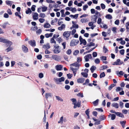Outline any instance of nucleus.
Instances as JSON below:
<instances>
[{
	"label": "nucleus",
	"instance_id": "nucleus-1",
	"mask_svg": "<svg viewBox=\"0 0 129 129\" xmlns=\"http://www.w3.org/2000/svg\"><path fill=\"white\" fill-rule=\"evenodd\" d=\"M65 80L64 78L63 77H62L60 78H55L54 79V80L55 83L57 84H60V83L63 82Z\"/></svg>",
	"mask_w": 129,
	"mask_h": 129
},
{
	"label": "nucleus",
	"instance_id": "nucleus-2",
	"mask_svg": "<svg viewBox=\"0 0 129 129\" xmlns=\"http://www.w3.org/2000/svg\"><path fill=\"white\" fill-rule=\"evenodd\" d=\"M54 49L53 50V52L55 54H58L60 52V47L55 45H54Z\"/></svg>",
	"mask_w": 129,
	"mask_h": 129
},
{
	"label": "nucleus",
	"instance_id": "nucleus-3",
	"mask_svg": "<svg viewBox=\"0 0 129 129\" xmlns=\"http://www.w3.org/2000/svg\"><path fill=\"white\" fill-rule=\"evenodd\" d=\"M71 34V31H65L63 34V36L64 38H66L67 39H69V37H70Z\"/></svg>",
	"mask_w": 129,
	"mask_h": 129
},
{
	"label": "nucleus",
	"instance_id": "nucleus-4",
	"mask_svg": "<svg viewBox=\"0 0 129 129\" xmlns=\"http://www.w3.org/2000/svg\"><path fill=\"white\" fill-rule=\"evenodd\" d=\"M79 42L78 40H76L74 39L72 40L71 42L70 46H73L77 45Z\"/></svg>",
	"mask_w": 129,
	"mask_h": 129
},
{
	"label": "nucleus",
	"instance_id": "nucleus-5",
	"mask_svg": "<svg viewBox=\"0 0 129 129\" xmlns=\"http://www.w3.org/2000/svg\"><path fill=\"white\" fill-rule=\"evenodd\" d=\"M67 121V119L66 117L62 116L60 118L59 120L58 121V123L62 124L63 122H65Z\"/></svg>",
	"mask_w": 129,
	"mask_h": 129
},
{
	"label": "nucleus",
	"instance_id": "nucleus-6",
	"mask_svg": "<svg viewBox=\"0 0 129 129\" xmlns=\"http://www.w3.org/2000/svg\"><path fill=\"white\" fill-rule=\"evenodd\" d=\"M91 58L92 55L90 54H87L84 57V58L86 62L88 61L89 60V59H91Z\"/></svg>",
	"mask_w": 129,
	"mask_h": 129
},
{
	"label": "nucleus",
	"instance_id": "nucleus-7",
	"mask_svg": "<svg viewBox=\"0 0 129 129\" xmlns=\"http://www.w3.org/2000/svg\"><path fill=\"white\" fill-rule=\"evenodd\" d=\"M52 58L56 61H59L61 60L60 56L56 55H52Z\"/></svg>",
	"mask_w": 129,
	"mask_h": 129
},
{
	"label": "nucleus",
	"instance_id": "nucleus-8",
	"mask_svg": "<svg viewBox=\"0 0 129 129\" xmlns=\"http://www.w3.org/2000/svg\"><path fill=\"white\" fill-rule=\"evenodd\" d=\"M32 16L33 19L34 20H37L38 19V14L36 12H33L32 14Z\"/></svg>",
	"mask_w": 129,
	"mask_h": 129
},
{
	"label": "nucleus",
	"instance_id": "nucleus-9",
	"mask_svg": "<svg viewBox=\"0 0 129 129\" xmlns=\"http://www.w3.org/2000/svg\"><path fill=\"white\" fill-rule=\"evenodd\" d=\"M22 49L24 53H26L28 52V48L24 45H22Z\"/></svg>",
	"mask_w": 129,
	"mask_h": 129
},
{
	"label": "nucleus",
	"instance_id": "nucleus-10",
	"mask_svg": "<svg viewBox=\"0 0 129 129\" xmlns=\"http://www.w3.org/2000/svg\"><path fill=\"white\" fill-rule=\"evenodd\" d=\"M52 96V94L50 93H46L45 95V97L46 100H47L49 98H51Z\"/></svg>",
	"mask_w": 129,
	"mask_h": 129
},
{
	"label": "nucleus",
	"instance_id": "nucleus-11",
	"mask_svg": "<svg viewBox=\"0 0 129 129\" xmlns=\"http://www.w3.org/2000/svg\"><path fill=\"white\" fill-rule=\"evenodd\" d=\"M29 44L33 47L35 46L36 45V42L34 40H32L28 41Z\"/></svg>",
	"mask_w": 129,
	"mask_h": 129
},
{
	"label": "nucleus",
	"instance_id": "nucleus-12",
	"mask_svg": "<svg viewBox=\"0 0 129 129\" xmlns=\"http://www.w3.org/2000/svg\"><path fill=\"white\" fill-rule=\"evenodd\" d=\"M122 63L120 62V59H118L116 61L114 62L112 64L113 65H119Z\"/></svg>",
	"mask_w": 129,
	"mask_h": 129
},
{
	"label": "nucleus",
	"instance_id": "nucleus-13",
	"mask_svg": "<svg viewBox=\"0 0 129 129\" xmlns=\"http://www.w3.org/2000/svg\"><path fill=\"white\" fill-rule=\"evenodd\" d=\"M50 47L49 43H47L46 44H44L43 46V48L44 49H48L50 48Z\"/></svg>",
	"mask_w": 129,
	"mask_h": 129
},
{
	"label": "nucleus",
	"instance_id": "nucleus-14",
	"mask_svg": "<svg viewBox=\"0 0 129 129\" xmlns=\"http://www.w3.org/2000/svg\"><path fill=\"white\" fill-rule=\"evenodd\" d=\"M55 68L57 71L61 70H62V67L60 65H57L55 66Z\"/></svg>",
	"mask_w": 129,
	"mask_h": 129
},
{
	"label": "nucleus",
	"instance_id": "nucleus-15",
	"mask_svg": "<svg viewBox=\"0 0 129 129\" xmlns=\"http://www.w3.org/2000/svg\"><path fill=\"white\" fill-rule=\"evenodd\" d=\"M71 69L72 71H73L74 76H75L76 74L77 70V69L74 68L72 67H71Z\"/></svg>",
	"mask_w": 129,
	"mask_h": 129
},
{
	"label": "nucleus",
	"instance_id": "nucleus-16",
	"mask_svg": "<svg viewBox=\"0 0 129 129\" xmlns=\"http://www.w3.org/2000/svg\"><path fill=\"white\" fill-rule=\"evenodd\" d=\"M97 18V17L95 15H93L92 16V19H91L92 22L94 23L96 22V19Z\"/></svg>",
	"mask_w": 129,
	"mask_h": 129
},
{
	"label": "nucleus",
	"instance_id": "nucleus-17",
	"mask_svg": "<svg viewBox=\"0 0 129 129\" xmlns=\"http://www.w3.org/2000/svg\"><path fill=\"white\" fill-rule=\"evenodd\" d=\"M77 82L79 83H83L84 81V79L83 78H80L77 79Z\"/></svg>",
	"mask_w": 129,
	"mask_h": 129
},
{
	"label": "nucleus",
	"instance_id": "nucleus-18",
	"mask_svg": "<svg viewBox=\"0 0 129 129\" xmlns=\"http://www.w3.org/2000/svg\"><path fill=\"white\" fill-rule=\"evenodd\" d=\"M65 27V25L64 24H62L61 26L58 28V29L60 30H62L63 28Z\"/></svg>",
	"mask_w": 129,
	"mask_h": 129
},
{
	"label": "nucleus",
	"instance_id": "nucleus-19",
	"mask_svg": "<svg viewBox=\"0 0 129 129\" xmlns=\"http://www.w3.org/2000/svg\"><path fill=\"white\" fill-rule=\"evenodd\" d=\"M65 10L63 9L61 10L60 12L61 13V17H65L66 16L65 14L64 13Z\"/></svg>",
	"mask_w": 129,
	"mask_h": 129
},
{
	"label": "nucleus",
	"instance_id": "nucleus-20",
	"mask_svg": "<svg viewBox=\"0 0 129 129\" xmlns=\"http://www.w3.org/2000/svg\"><path fill=\"white\" fill-rule=\"evenodd\" d=\"M116 114L118 116H119L121 117H124V115L123 114L120 112H116Z\"/></svg>",
	"mask_w": 129,
	"mask_h": 129
},
{
	"label": "nucleus",
	"instance_id": "nucleus-21",
	"mask_svg": "<svg viewBox=\"0 0 129 129\" xmlns=\"http://www.w3.org/2000/svg\"><path fill=\"white\" fill-rule=\"evenodd\" d=\"M6 3L7 5L11 6L13 3V2L12 1L7 0L6 1Z\"/></svg>",
	"mask_w": 129,
	"mask_h": 129
},
{
	"label": "nucleus",
	"instance_id": "nucleus-22",
	"mask_svg": "<svg viewBox=\"0 0 129 129\" xmlns=\"http://www.w3.org/2000/svg\"><path fill=\"white\" fill-rule=\"evenodd\" d=\"M71 65L75 67H78L80 66V64L77 62H75V63L71 64Z\"/></svg>",
	"mask_w": 129,
	"mask_h": 129
},
{
	"label": "nucleus",
	"instance_id": "nucleus-23",
	"mask_svg": "<svg viewBox=\"0 0 129 129\" xmlns=\"http://www.w3.org/2000/svg\"><path fill=\"white\" fill-rule=\"evenodd\" d=\"M112 106L116 108H118L119 107L118 104L117 103H113L112 104Z\"/></svg>",
	"mask_w": 129,
	"mask_h": 129
},
{
	"label": "nucleus",
	"instance_id": "nucleus-24",
	"mask_svg": "<svg viewBox=\"0 0 129 129\" xmlns=\"http://www.w3.org/2000/svg\"><path fill=\"white\" fill-rule=\"evenodd\" d=\"M120 123L122 125V127L124 128V127L125 124L126 123V121H121Z\"/></svg>",
	"mask_w": 129,
	"mask_h": 129
},
{
	"label": "nucleus",
	"instance_id": "nucleus-25",
	"mask_svg": "<svg viewBox=\"0 0 129 129\" xmlns=\"http://www.w3.org/2000/svg\"><path fill=\"white\" fill-rule=\"evenodd\" d=\"M80 42V45H81L82 44H83L84 45H85L86 44V42L85 40L84 39H83Z\"/></svg>",
	"mask_w": 129,
	"mask_h": 129
},
{
	"label": "nucleus",
	"instance_id": "nucleus-26",
	"mask_svg": "<svg viewBox=\"0 0 129 129\" xmlns=\"http://www.w3.org/2000/svg\"><path fill=\"white\" fill-rule=\"evenodd\" d=\"M5 43H6V45L7 46H10L12 44V42L8 41L7 40V42H5Z\"/></svg>",
	"mask_w": 129,
	"mask_h": 129
},
{
	"label": "nucleus",
	"instance_id": "nucleus-27",
	"mask_svg": "<svg viewBox=\"0 0 129 129\" xmlns=\"http://www.w3.org/2000/svg\"><path fill=\"white\" fill-rule=\"evenodd\" d=\"M55 97L56 99L58 101L61 102H62L63 101V100L60 97L56 96H55Z\"/></svg>",
	"mask_w": 129,
	"mask_h": 129
},
{
	"label": "nucleus",
	"instance_id": "nucleus-28",
	"mask_svg": "<svg viewBox=\"0 0 129 129\" xmlns=\"http://www.w3.org/2000/svg\"><path fill=\"white\" fill-rule=\"evenodd\" d=\"M0 42L5 43L7 42V40L3 38L0 37Z\"/></svg>",
	"mask_w": 129,
	"mask_h": 129
},
{
	"label": "nucleus",
	"instance_id": "nucleus-29",
	"mask_svg": "<svg viewBox=\"0 0 129 129\" xmlns=\"http://www.w3.org/2000/svg\"><path fill=\"white\" fill-rule=\"evenodd\" d=\"M81 74L84 77L87 78L88 76V74L86 73L81 72Z\"/></svg>",
	"mask_w": 129,
	"mask_h": 129
},
{
	"label": "nucleus",
	"instance_id": "nucleus-30",
	"mask_svg": "<svg viewBox=\"0 0 129 129\" xmlns=\"http://www.w3.org/2000/svg\"><path fill=\"white\" fill-rule=\"evenodd\" d=\"M96 67H95L94 66H92L90 68V70L91 71L92 73L94 72V71L96 69Z\"/></svg>",
	"mask_w": 129,
	"mask_h": 129
},
{
	"label": "nucleus",
	"instance_id": "nucleus-31",
	"mask_svg": "<svg viewBox=\"0 0 129 129\" xmlns=\"http://www.w3.org/2000/svg\"><path fill=\"white\" fill-rule=\"evenodd\" d=\"M50 25L48 23H46L44 24V27L45 28H49L50 27Z\"/></svg>",
	"mask_w": 129,
	"mask_h": 129
},
{
	"label": "nucleus",
	"instance_id": "nucleus-32",
	"mask_svg": "<svg viewBox=\"0 0 129 129\" xmlns=\"http://www.w3.org/2000/svg\"><path fill=\"white\" fill-rule=\"evenodd\" d=\"M78 14H75V15H70V17H72L73 18L76 19L78 18Z\"/></svg>",
	"mask_w": 129,
	"mask_h": 129
},
{
	"label": "nucleus",
	"instance_id": "nucleus-33",
	"mask_svg": "<svg viewBox=\"0 0 129 129\" xmlns=\"http://www.w3.org/2000/svg\"><path fill=\"white\" fill-rule=\"evenodd\" d=\"M105 17L107 19H110L112 18V16L109 14H107L105 16Z\"/></svg>",
	"mask_w": 129,
	"mask_h": 129
},
{
	"label": "nucleus",
	"instance_id": "nucleus-34",
	"mask_svg": "<svg viewBox=\"0 0 129 129\" xmlns=\"http://www.w3.org/2000/svg\"><path fill=\"white\" fill-rule=\"evenodd\" d=\"M89 82V81L88 79H87L85 81L84 83L83 84V85H87Z\"/></svg>",
	"mask_w": 129,
	"mask_h": 129
},
{
	"label": "nucleus",
	"instance_id": "nucleus-35",
	"mask_svg": "<svg viewBox=\"0 0 129 129\" xmlns=\"http://www.w3.org/2000/svg\"><path fill=\"white\" fill-rule=\"evenodd\" d=\"M88 46H94L95 45V44L92 42H91L87 44Z\"/></svg>",
	"mask_w": 129,
	"mask_h": 129
},
{
	"label": "nucleus",
	"instance_id": "nucleus-36",
	"mask_svg": "<svg viewBox=\"0 0 129 129\" xmlns=\"http://www.w3.org/2000/svg\"><path fill=\"white\" fill-rule=\"evenodd\" d=\"M20 12H16L15 13V15L16 16H18L20 19L21 18V16L20 15Z\"/></svg>",
	"mask_w": 129,
	"mask_h": 129
},
{
	"label": "nucleus",
	"instance_id": "nucleus-37",
	"mask_svg": "<svg viewBox=\"0 0 129 129\" xmlns=\"http://www.w3.org/2000/svg\"><path fill=\"white\" fill-rule=\"evenodd\" d=\"M88 21V20L86 18H82L81 20V22L83 23L84 22H86Z\"/></svg>",
	"mask_w": 129,
	"mask_h": 129
},
{
	"label": "nucleus",
	"instance_id": "nucleus-38",
	"mask_svg": "<svg viewBox=\"0 0 129 129\" xmlns=\"http://www.w3.org/2000/svg\"><path fill=\"white\" fill-rule=\"evenodd\" d=\"M46 16L45 14L44 13H40L39 14V17L41 18H44Z\"/></svg>",
	"mask_w": 129,
	"mask_h": 129
},
{
	"label": "nucleus",
	"instance_id": "nucleus-39",
	"mask_svg": "<svg viewBox=\"0 0 129 129\" xmlns=\"http://www.w3.org/2000/svg\"><path fill=\"white\" fill-rule=\"evenodd\" d=\"M99 101V100L97 99L96 101L93 102V103L94 106H96L98 105V102Z\"/></svg>",
	"mask_w": 129,
	"mask_h": 129
},
{
	"label": "nucleus",
	"instance_id": "nucleus-40",
	"mask_svg": "<svg viewBox=\"0 0 129 129\" xmlns=\"http://www.w3.org/2000/svg\"><path fill=\"white\" fill-rule=\"evenodd\" d=\"M89 109H87L85 111V113L86 115L88 116V118H90L89 116Z\"/></svg>",
	"mask_w": 129,
	"mask_h": 129
},
{
	"label": "nucleus",
	"instance_id": "nucleus-41",
	"mask_svg": "<svg viewBox=\"0 0 129 129\" xmlns=\"http://www.w3.org/2000/svg\"><path fill=\"white\" fill-rule=\"evenodd\" d=\"M26 13L27 14H30L31 12L32 11H31L30 9L29 8H28L27 10L26 11Z\"/></svg>",
	"mask_w": 129,
	"mask_h": 129
},
{
	"label": "nucleus",
	"instance_id": "nucleus-42",
	"mask_svg": "<svg viewBox=\"0 0 129 129\" xmlns=\"http://www.w3.org/2000/svg\"><path fill=\"white\" fill-rule=\"evenodd\" d=\"M117 28L115 27H114L112 28V30L114 34H116L117 33L116 30Z\"/></svg>",
	"mask_w": 129,
	"mask_h": 129
},
{
	"label": "nucleus",
	"instance_id": "nucleus-43",
	"mask_svg": "<svg viewBox=\"0 0 129 129\" xmlns=\"http://www.w3.org/2000/svg\"><path fill=\"white\" fill-rule=\"evenodd\" d=\"M9 25V24L8 23V22H7L6 23H4L2 25V27L4 28H5L8 25Z\"/></svg>",
	"mask_w": 129,
	"mask_h": 129
},
{
	"label": "nucleus",
	"instance_id": "nucleus-44",
	"mask_svg": "<svg viewBox=\"0 0 129 129\" xmlns=\"http://www.w3.org/2000/svg\"><path fill=\"white\" fill-rule=\"evenodd\" d=\"M42 11L43 12H45L46 11L47 9V8L46 7H42Z\"/></svg>",
	"mask_w": 129,
	"mask_h": 129
},
{
	"label": "nucleus",
	"instance_id": "nucleus-45",
	"mask_svg": "<svg viewBox=\"0 0 129 129\" xmlns=\"http://www.w3.org/2000/svg\"><path fill=\"white\" fill-rule=\"evenodd\" d=\"M105 76V73L103 72L101 73L100 75V78H101L103 77H104Z\"/></svg>",
	"mask_w": 129,
	"mask_h": 129
},
{
	"label": "nucleus",
	"instance_id": "nucleus-46",
	"mask_svg": "<svg viewBox=\"0 0 129 129\" xmlns=\"http://www.w3.org/2000/svg\"><path fill=\"white\" fill-rule=\"evenodd\" d=\"M71 100L72 101L74 104H76L77 101L75 99L73 98L71 99Z\"/></svg>",
	"mask_w": 129,
	"mask_h": 129
},
{
	"label": "nucleus",
	"instance_id": "nucleus-47",
	"mask_svg": "<svg viewBox=\"0 0 129 129\" xmlns=\"http://www.w3.org/2000/svg\"><path fill=\"white\" fill-rule=\"evenodd\" d=\"M115 85L114 84H111L108 88V89L109 90H110L113 87L115 86Z\"/></svg>",
	"mask_w": 129,
	"mask_h": 129
},
{
	"label": "nucleus",
	"instance_id": "nucleus-48",
	"mask_svg": "<svg viewBox=\"0 0 129 129\" xmlns=\"http://www.w3.org/2000/svg\"><path fill=\"white\" fill-rule=\"evenodd\" d=\"M99 118L102 121L105 120V117L104 115H102L100 116Z\"/></svg>",
	"mask_w": 129,
	"mask_h": 129
},
{
	"label": "nucleus",
	"instance_id": "nucleus-49",
	"mask_svg": "<svg viewBox=\"0 0 129 129\" xmlns=\"http://www.w3.org/2000/svg\"><path fill=\"white\" fill-rule=\"evenodd\" d=\"M50 42L51 43H54L55 44H56V42L54 40V38H52L50 40Z\"/></svg>",
	"mask_w": 129,
	"mask_h": 129
},
{
	"label": "nucleus",
	"instance_id": "nucleus-50",
	"mask_svg": "<svg viewBox=\"0 0 129 129\" xmlns=\"http://www.w3.org/2000/svg\"><path fill=\"white\" fill-rule=\"evenodd\" d=\"M39 21L40 23H43L45 21V19L43 18H40L39 19Z\"/></svg>",
	"mask_w": 129,
	"mask_h": 129
},
{
	"label": "nucleus",
	"instance_id": "nucleus-51",
	"mask_svg": "<svg viewBox=\"0 0 129 129\" xmlns=\"http://www.w3.org/2000/svg\"><path fill=\"white\" fill-rule=\"evenodd\" d=\"M106 96L107 98L108 99H110V100H111L112 99V98L111 97L109 94L108 93H106Z\"/></svg>",
	"mask_w": 129,
	"mask_h": 129
},
{
	"label": "nucleus",
	"instance_id": "nucleus-52",
	"mask_svg": "<svg viewBox=\"0 0 129 129\" xmlns=\"http://www.w3.org/2000/svg\"><path fill=\"white\" fill-rule=\"evenodd\" d=\"M94 62L96 64H98L100 63V61L99 58H96Z\"/></svg>",
	"mask_w": 129,
	"mask_h": 129
},
{
	"label": "nucleus",
	"instance_id": "nucleus-53",
	"mask_svg": "<svg viewBox=\"0 0 129 129\" xmlns=\"http://www.w3.org/2000/svg\"><path fill=\"white\" fill-rule=\"evenodd\" d=\"M70 10L72 11V12H74L76 11V9L75 8L71 7Z\"/></svg>",
	"mask_w": 129,
	"mask_h": 129
},
{
	"label": "nucleus",
	"instance_id": "nucleus-54",
	"mask_svg": "<svg viewBox=\"0 0 129 129\" xmlns=\"http://www.w3.org/2000/svg\"><path fill=\"white\" fill-rule=\"evenodd\" d=\"M103 49L104 51V52L105 53H106L108 52V50L106 48V47L104 46L103 47Z\"/></svg>",
	"mask_w": 129,
	"mask_h": 129
},
{
	"label": "nucleus",
	"instance_id": "nucleus-55",
	"mask_svg": "<svg viewBox=\"0 0 129 129\" xmlns=\"http://www.w3.org/2000/svg\"><path fill=\"white\" fill-rule=\"evenodd\" d=\"M12 48L10 46L8 48L6 49V50L7 51V52H9L10 51H11L12 50Z\"/></svg>",
	"mask_w": 129,
	"mask_h": 129
},
{
	"label": "nucleus",
	"instance_id": "nucleus-56",
	"mask_svg": "<svg viewBox=\"0 0 129 129\" xmlns=\"http://www.w3.org/2000/svg\"><path fill=\"white\" fill-rule=\"evenodd\" d=\"M111 115V119L112 120H114V119L115 118V115L114 114H110Z\"/></svg>",
	"mask_w": 129,
	"mask_h": 129
},
{
	"label": "nucleus",
	"instance_id": "nucleus-57",
	"mask_svg": "<svg viewBox=\"0 0 129 129\" xmlns=\"http://www.w3.org/2000/svg\"><path fill=\"white\" fill-rule=\"evenodd\" d=\"M66 53L68 55H70L71 53V50L70 49L66 51Z\"/></svg>",
	"mask_w": 129,
	"mask_h": 129
},
{
	"label": "nucleus",
	"instance_id": "nucleus-58",
	"mask_svg": "<svg viewBox=\"0 0 129 129\" xmlns=\"http://www.w3.org/2000/svg\"><path fill=\"white\" fill-rule=\"evenodd\" d=\"M101 6L102 8L104 9H105L106 7L105 5L103 4L102 3L101 4Z\"/></svg>",
	"mask_w": 129,
	"mask_h": 129
},
{
	"label": "nucleus",
	"instance_id": "nucleus-59",
	"mask_svg": "<svg viewBox=\"0 0 129 129\" xmlns=\"http://www.w3.org/2000/svg\"><path fill=\"white\" fill-rule=\"evenodd\" d=\"M67 76L68 79H71L73 75L72 74H67Z\"/></svg>",
	"mask_w": 129,
	"mask_h": 129
},
{
	"label": "nucleus",
	"instance_id": "nucleus-60",
	"mask_svg": "<svg viewBox=\"0 0 129 129\" xmlns=\"http://www.w3.org/2000/svg\"><path fill=\"white\" fill-rule=\"evenodd\" d=\"M93 56L94 57H95L97 56V54L96 52H94L92 53Z\"/></svg>",
	"mask_w": 129,
	"mask_h": 129
},
{
	"label": "nucleus",
	"instance_id": "nucleus-61",
	"mask_svg": "<svg viewBox=\"0 0 129 129\" xmlns=\"http://www.w3.org/2000/svg\"><path fill=\"white\" fill-rule=\"evenodd\" d=\"M46 2L48 3H54L55 2L52 0H46Z\"/></svg>",
	"mask_w": 129,
	"mask_h": 129
},
{
	"label": "nucleus",
	"instance_id": "nucleus-62",
	"mask_svg": "<svg viewBox=\"0 0 129 129\" xmlns=\"http://www.w3.org/2000/svg\"><path fill=\"white\" fill-rule=\"evenodd\" d=\"M82 60V58L79 57H77V62L79 63V62L81 61Z\"/></svg>",
	"mask_w": 129,
	"mask_h": 129
},
{
	"label": "nucleus",
	"instance_id": "nucleus-63",
	"mask_svg": "<svg viewBox=\"0 0 129 129\" xmlns=\"http://www.w3.org/2000/svg\"><path fill=\"white\" fill-rule=\"evenodd\" d=\"M79 51L76 50L74 51V54L75 55H77L79 53Z\"/></svg>",
	"mask_w": 129,
	"mask_h": 129
},
{
	"label": "nucleus",
	"instance_id": "nucleus-64",
	"mask_svg": "<svg viewBox=\"0 0 129 129\" xmlns=\"http://www.w3.org/2000/svg\"><path fill=\"white\" fill-rule=\"evenodd\" d=\"M102 21V19L101 18H99L98 19V21H97V23L100 24L101 23V22Z\"/></svg>",
	"mask_w": 129,
	"mask_h": 129
}]
</instances>
